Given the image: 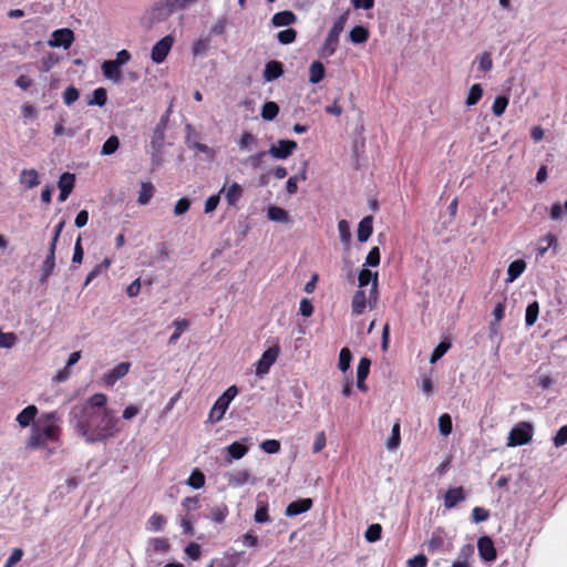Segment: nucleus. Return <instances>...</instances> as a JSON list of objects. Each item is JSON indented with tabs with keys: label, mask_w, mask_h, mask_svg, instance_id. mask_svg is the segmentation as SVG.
<instances>
[{
	"label": "nucleus",
	"mask_w": 567,
	"mask_h": 567,
	"mask_svg": "<svg viewBox=\"0 0 567 567\" xmlns=\"http://www.w3.org/2000/svg\"><path fill=\"white\" fill-rule=\"evenodd\" d=\"M118 417L114 416L109 409L102 412H91V408H72L70 423L78 435L83 437L87 444L106 442L118 433Z\"/></svg>",
	"instance_id": "1"
},
{
	"label": "nucleus",
	"mask_w": 567,
	"mask_h": 567,
	"mask_svg": "<svg viewBox=\"0 0 567 567\" xmlns=\"http://www.w3.org/2000/svg\"><path fill=\"white\" fill-rule=\"evenodd\" d=\"M60 422L61 417L55 411L42 414L32 426L27 447L38 450L44 447L48 442H58L61 434Z\"/></svg>",
	"instance_id": "2"
},
{
	"label": "nucleus",
	"mask_w": 567,
	"mask_h": 567,
	"mask_svg": "<svg viewBox=\"0 0 567 567\" xmlns=\"http://www.w3.org/2000/svg\"><path fill=\"white\" fill-rule=\"evenodd\" d=\"M533 425L528 422H519L514 426L507 439V446H520L529 443L533 437Z\"/></svg>",
	"instance_id": "3"
},
{
	"label": "nucleus",
	"mask_w": 567,
	"mask_h": 567,
	"mask_svg": "<svg viewBox=\"0 0 567 567\" xmlns=\"http://www.w3.org/2000/svg\"><path fill=\"white\" fill-rule=\"evenodd\" d=\"M279 352L278 346L269 347L256 362V374L260 377L267 374L278 359Z\"/></svg>",
	"instance_id": "4"
},
{
	"label": "nucleus",
	"mask_w": 567,
	"mask_h": 567,
	"mask_svg": "<svg viewBox=\"0 0 567 567\" xmlns=\"http://www.w3.org/2000/svg\"><path fill=\"white\" fill-rule=\"evenodd\" d=\"M174 44V38L172 35H166L157 41L151 52L152 61L159 64L165 61L167 58L172 47Z\"/></svg>",
	"instance_id": "5"
},
{
	"label": "nucleus",
	"mask_w": 567,
	"mask_h": 567,
	"mask_svg": "<svg viewBox=\"0 0 567 567\" xmlns=\"http://www.w3.org/2000/svg\"><path fill=\"white\" fill-rule=\"evenodd\" d=\"M298 147L297 142L292 140H279L277 144L270 146L268 154L274 158L285 159L289 157Z\"/></svg>",
	"instance_id": "6"
},
{
	"label": "nucleus",
	"mask_w": 567,
	"mask_h": 567,
	"mask_svg": "<svg viewBox=\"0 0 567 567\" xmlns=\"http://www.w3.org/2000/svg\"><path fill=\"white\" fill-rule=\"evenodd\" d=\"M477 550L482 560L493 563L497 558V551L489 536H481L477 540Z\"/></svg>",
	"instance_id": "7"
},
{
	"label": "nucleus",
	"mask_w": 567,
	"mask_h": 567,
	"mask_svg": "<svg viewBox=\"0 0 567 567\" xmlns=\"http://www.w3.org/2000/svg\"><path fill=\"white\" fill-rule=\"evenodd\" d=\"M74 41V33L70 29H59L55 30L52 34V39L50 40L49 44L53 48L63 47L64 49H68L72 45Z\"/></svg>",
	"instance_id": "8"
},
{
	"label": "nucleus",
	"mask_w": 567,
	"mask_h": 567,
	"mask_svg": "<svg viewBox=\"0 0 567 567\" xmlns=\"http://www.w3.org/2000/svg\"><path fill=\"white\" fill-rule=\"evenodd\" d=\"M466 493L462 486L449 488L444 495V507L451 509L458 503L465 501Z\"/></svg>",
	"instance_id": "9"
},
{
	"label": "nucleus",
	"mask_w": 567,
	"mask_h": 567,
	"mask_svg": "<svg viewBox=\"0 0 567 567\" xmlns=\"http://www.w3.org/2000/svg\"><path fill=\"white\" fill-rule=\"evenodd\" d=\"M75 184V176L71 173H63L60 176V179L58 182V186L60 188V195L59 200L64 202L69 197V195L72 193Z\"/></svg>",
	"instance_id": "10"
},
{
	"label": "nucleus",
	"mask_w": 567,
	"mask_h": 567,
	"mask_svg": "<svg viewBox=\"0 0 567 567\" xmlns=\"http://www.w3.org/2000/svg\"><path fill=\"white\" fill-rule=\"evenodd\" d=\"M107 396L104 393H95L85 402L75 404L73 408H91V412H102L106 409Z\"/></svg>",
	"instance_id": "11"
},
{
	"label": "nucleus",
	"mask_w": 567,
	"mask_h": 567,
	"mask_svg": "<svg viewBox=\"0 0 567 567\" xmlns=\"http://www.w3.org/2000/svg\"><path fill=\"white\" fill-rule=\"evenodd\" d=\"M313 503L311 498H300L291 502L286 508L287 516H297L299 514L308 512L312 507Z\"/></svg>",
	"instance_id": "12"
},
{
	"label": "nucleus",
	"mask_w": 567,
	"mask_h": 567,
	"mask_svg": "<svg viewBox=\"0 0 567 567\" xmlns=\"http://www.w3.org/2000/svg\"><path fill=\"white\" fill-rule=\"evenodd\" d=\"M131 364L128 362H121L115 365L109 373L104 375V381L107 385H113L117 380L125 377L130 371Z\"/></svg>",
	"instance_id": "13"
},
{
	"label": "nucleus",
	"mask_w": 567,
	"mask_h": 567,
	"mask_svg": "<svg viewBox=\"0 0 567 567\" xmlns=\"http://www.w3.org/2000/svg\"><path fill=\"white\" fill-rule=\"evenodd\" d=\"M55 267V248L54 244H50L49 254L45 260L42 264L41 268V281H45L51 274L53 272Z\"/></svg>",
	"instance_id": "14"
},
{
	"label": "nucleus",
	"mask_w": 567,
	"mask_h": 567,
	"mask_svg": "<svg viewBox=\"0 0 567 567\" xmlns=\"http://www.w3.org/2000/svg\"><path fill=\"white\" fill-rule=\"evenodd\" d=\"M284 74V65L281 62L272 60L269 61L264 71V79L267 82L277 80Z\"/></svg>",
	"instance_id": "15"
},
{
	"label": "nucleus",
	"mask_w": 567,
	"mask_h": 567,
	"mask_svg": "<svg viewBox=\"0 0 567 567\" xmlns=\"http://www.w3.org/2000/svg\"><path fill=\"white\" fill-rule=\"evenodd\" d=\"M101 69H102L103 75L106 79L112 80L114 82L121 81V79H122L121 68L113 60L104 61L102 63Z\"/></svg>",
	"instance_id": "16"
},
{
	"label": "nucleus",
	"mask_w": 567,
	"mask_h": 567,
	"mask_svg": "<svg viewBox=\"0 0 567 567\" xmlns=\"http://www.w3.org/2000/svg\"><path fill=\"white\" fill-rule=\"evenodd\" d=\"M229 404H230V403H229L228 401H226L225 399H223L221 396H219V398L216 400V402H215V404L213 405V408L210 409V412H209V420H210L213 423L219 422V421L224 417V415H225V413H226V411H227V409H228Z\"/></svg>",
	"instance_id": "17"
},
{
	"label": "nucleus",
	"mask_w": 567,
	"mask_h": 567,
	"mask_svg": "<svg viewBox=\"0 0 567 567\" xmlns=\"http://www.w3.org/2000/svg\"><path fill=\"white\" fill-rule=\"evenodd\" d=\"M297 16L289 10L277 12L271 18V23L275 27H287L296 23Z\"/></svg>",
	"instance_id": "18"
},
{
	"label": "nucleus",
	"mask_w": 567,
	"mask_h": 567,
	"mask_svg": "<svg viewBox=\"0 0 567 567\" xmlns=\"http://www.w3.org/2000/svg\"><path fill=\"white\" fill-rule=\"evenodd\" d=\"M38 408L33 404L28 405L24 408L18 415H17V422L21 427L29 426L38 415Z\"/></svg>",
	"instance_id": "19"
},
{
	"label": "nucleus",
	"mask_w": 567,
	"mask_h": 567,
	"mask_svg": "<svg viewBox=\"0 0 567 567\" xmlns=\"http://www.w3.org/2000/svg\"><path fill=\"white\" fill-rule=\"evenodd\" d=\"M339 38L340 37L329 32L323 45L320 49V56H322V58L332 56L338 49Z\"/></svg>",
	"instance_id": "20"
},
{
	"label": "nucleus",
	"mask_w": 567,
	"mask_h": 567,
	"mask_svg": "<svg viewBox=\"0 0 567 567\" xmlns=\"http://www.w3.org/2000/svg\"><path fill=\"white\" fill-rule=\"evenodd\" d=\"M367 308V296L365 292L361 289L357 290L352 296L351 300V310L352 315L359 316L364 312Z\"/></svg>",
	"instance_id": "21"
},
{
	"label": "nucleus",
	"mask_w": 567,
	"mask_h": 567,
	"mask_svg": "<svg viewBox=\"0 0 567 567\" xmlns=\"http://www.w3.org/2000/svg\"><path fill=\"white\" fill-rule=\"evenodd\" d=\"M373 231V218L372 216H365L361 219L358 226V240L364 243L369 239Z\"/></svg>",
	"instance_id": "22"
},
{
	"label": "nucleus",
	"mask_w": 567,
	"mask_h": 567,
	"mask_svg": "<svg viewBox=\"0 0 567 567\" xmlns=\"http://www.w3.org/2000/svg\"><path fill=\"white\" fill-rule=\"evenodd\" d=\"M267 217L271 221L289 224L291 221L289 213L278 206H269L267 209Z\"/></svg>",
	"instance_id": "23"
},
{
	"label": "nucleus",
	"mask_w": 567,
	"mask_h": 567,
	"mask_svg": "<svg viewBox=\"0 0 567 567\" xmlns=\"http://www.w3.org/2000/svg\"><path fill=\"white\" fill-rule=\"evenodd\" d=\"M526 269V262L524 259H516L512 261L507 268V282H513L522 276Z\"/></svg>",
	"instance_id": "24"
},
{
	"label": "nucleus",
	"mask_w": 567,
	"mask_h": 567,
	"mask_svg": "<svg viewBox=\"0 0 567 567\" xmlns=\"http://www.w3.org/2000/svg\"><path fill=\"white\" fill-rule=\"evenodd\" d=\"M20 183L27 188H33L40 184L39 174L35 169H23L20 174Z\"/></svg>",
	"instance_id": "25"
},
{
	"label": "nucleus",
	"mask_w": 567,
	"mask_h": 567,
	"mask_svg": "<svg viewBox=\"0 0 567 567\" xmlns=\"http://www.w3.org/2000/svg\"><path fill=\"white\" fill-rule=\"evenodd\" d=\"M326 69L324 65L320 61H313L309 68V82L312 84H317L321 82L324 78Z\"/></svg>",
	"instance_id": "26"
},
{
	"label": "nucleus",
	"mask_w": 567,
	"mask_h": 567,
	"mask_svg": "<svg viewBox=\"0 0 567 567\" xmlns=\"http://www.w3.org/2000/svg\"><path fill=\"white\" fill-rule=\"evenodd\" d=\"M474 548L471 545H465L461 548L457 558L453 561L451 567H470V558L472 557Z\"/></svg>",
	"instance_id": "27"
},
{
	"label": "nucleus",
	"mask_w": 567,
	"mask_h": 567,
	"mask_svg": "<svg viewBox=\"0 0 567 567\" xmlns=\"http://www.w3.org/2000/svg\"><path fill=\"white\" fill-rule=\"evenodd\" d=\"M243 187L238 183H233L226 190V200L229 206H236L240 197L243 196Z\"/></svg>",
	"instance_id": "28"
},
{
	"label": "nucleus",
	"mask_w": 567,
	"mask_h": 567,
	"mask_svg": "<svg viewBox=\"0 0 567 567\" xmlns=\"http://www.w3.org/2000/svg\"><path fill=\"white\" fill-rule=\"evenodd\" d=\"M155 192V187L151 182H143L141 184V190L138 193L137 202L140 205H146L150 203Z\"/></svg>",
	"instance_id": "29"
},
{
	"label": "nucleus",
	"mask_w": 567,
	"mask_h": 567,
	"mask_svg": "<svg viewBox=\"0 0 567 567\" xmlns=\"http://www.w3.org/2000/svg\"><path fill=\"white\" fill-rule=\"evenodd\" d=\"M196 1L197 0H163V6L172 13L185 10Z\"/></svg>",
	"instance_id": "30"
},
{
	"label": "nucleus",
	"mask_w": 567,
	"mask_h": 567,
	"mask_svg": "<svg viewBox=\"0 0 567 567\" xmlns=\"http://www.w3.org/2000/svg\"><path fill=\"white\" fill-rule=\"evenodd\" d=\"M401 443V436H400V421L398 420L391 431V435L389 436L386 441V449L390 451H394L400 446Z\"/></svg>",
	"instance_id": "31"
},
{
	"label": "nucleus",
	"mask_w": 567,
	"mask_h": 567,
	"mask_svg": "<svg viewBox=\"0 0 567 567\" xmlns=\"http://www.w3.org/2000/svg\"><path fill=\"white\" fill-rule=\"evenodd\" d=\"M112 261L110 258H105L101 264L96 265L86 276V279L84 281V287L89 286V284L91 281H93L100 274L101 271H106L110 266H111Z\"/></svg>",
	"instance_id": "32"
},
{
	"label": "nucleus",
	"mask_w": 567,
	"mask_h": 567,
	"mask_svg": "<svg viewBox=\"0 0 567 567\" xmlns=\"http://www.w3.org/2000/svg\"><path fill=\"white\" fill-rule=\"evenodd\" d=\"M278 113H279V106L276 102L269 101L262 105L261 117L265 121L275 120L277 117Z\"/></svg>",
	"instance_id": "33"
},
{
	"label": "nucleus",
	"mask_w": 567,
	"mask_h": 567,
	"mask_svg": "<svg viewBox=\"0 0 567 567\" xmlns=\"http://www.w3.org/2000/svg\"><path fill=\"white\" fill-rule=\"evenodd\" d=\"M228 515V507L226 504H220L213 507L209 512L208 517L215 523H223Z\"/></svg>",
	"instance_id": "34"
},
{
	"label": "nucleus",
	"mask_w": 567,
	"mask_h": 567,
	"mask_svg": "<svg viewBox=\"0 0 567 567\" xmlns=\"http://www.w3.org/2000/svg\"><path fill=\"white\" fill-rule=\"evenodd\" d=\"M368 38H369V30L362 25H355L350 31V40L353 43H357V44L363 43L368 40Z\"/></svg>",
	"instance_id": "35"
},
{
	"label": "nucleus",
	"mask_w": 567,
	"mask_h": 567,
	"mask_svg": "<svg viewBox=\"0 0 567 567\" xmlns=\"http://www.w3.org/2000/svg\"><path fill=\"white\" fill-rule=\"evenodd\" d=\"M173 324L175 327V331L168 339L169 344H174L177 342L181 334L188 328L189 322L186 319H176L174 320Z\"/></svg>",
	"instance_id": "36"
},
{
	"label": "nucleus",
	"mask_w": 567,
	"mask_h": 567,
	"mask_svg": "<svg viewBox=\"0 0 567 567\" xmlns=\"http://www.w3.org/2000/svg\"><path fill=\"white\" fill-rule=\"evenodd\" d=\"M538 315H539L538 301H534V302L529 303L526 308V313H525L526 326H528V327L534 326L535 322L537 321Z\"/></svg>",
	"instance_id": "37"
},
{
	"label": "nucleus",
	"mask_w": 567,
	"mask_h": 567,
	"mask_svg": "<svg viewBox=\"0 0 567 567\" xmlns=\"http://www.w3.org/2000/svg\"><path fill=\"white\" fill-rule=\"evenodd\" d=\"M352 361V352L349 348L344 347L340 350L338 368L346 373Z\"/></svg>",
	"instance_id": "38"
},
{
	"label": "nucleus",
	"mask_w": 567,
	"mask_h": 567,
	"mask_svg": "<svg viewBox=\"0 0 567 567\" xmlns=\"http://www.w3.org/2000/svg\"><path fill=\"white\" fill-rule=\"evenodd\" d=\"M482 96H483V89H482L481 84H473L470 87L465 103L467 106L476 105L480 102V100L482 99Z\"/></svg>",
	"instance_id": "39"
},
{
	"label": "nucleus",
	"mask_w": 567,
	"mask_h": 567,
	"mask_svg": "<svg viewBox=\"0 0 567 567\" xmlns=\"http://www.w3.org/2000/svg\"><path fill=\"white\" fill-rule=\"evenodd\" d=\"M107 101V92L104 87H97L93 91L92 99L87 101L89 105L104 106Z\"/></svg>",
	"instance_id": "40"
},
{
	"label": "nucleus",
	"mask_w": 567,
	"mask_h": 567,
	"mask_svg": "<svg viewBox=\"0 0 567 567\" xmlns=\"http://www.w3.org/2000/svg\"><path fill=\"white\" fill-rule=\"evenodd\" d=\"M206 478L202 471L198 468H195L190 476L187 480V485H189L193 488H202L205 485Z\"/></svg>",
	"instance_id": "41"
},
{
	"label": "nucleus",
	"mask_w": 567,
	"mask_h": 567,
	"mask_svg": "<svg viewBox=\"0 0 567 567\" xmlns=\"http://www.w3.org/2000/svg\"><path fill=\"white\" fill-rule=\"evenodd\" d=\"M508 102H509V100L505 95L496 96V99L493 102V106H492L493 114L497 117L502 116L506 111Z\"/></svg>",
	"instance_id": "42"
},
{
	"label": "nucleus",
	"mask_w": 567,
	"mask_h": 567,
	"mask_svg": "<svg viewBox=\"0 0 567 567\" xmlns=\"http://www.w3.org/2000/svg\"><path fill=\"white\" fill-rule=\"evenodd\" d=\"M228 454L234 460H240L248 453V447L239 442H234L227 447Z\"/></svg>",
	"instance_id": "43"
},
{
	"label": "nucleus",
	"mask_w": 567,
	"mask_h": 567,
	"mask_svg": "<svg viewBox=\"0 0 567 567\" xmlns=\"http://www.w3.org/2000/svg\"><path fill=\"white\" fill-rule=\"evenodd\" d=\"M358 280H359L360 288L368 286L370 282L371 284L378 282V272H372L369 269H362L359 272Z\"/></svg>",
	"instance_id": "44"
},
{
	"label": "nucleus",
	"mask_w": 567,
	"mask_h": 567,
	"mask_svg": "<svg viewBox=\"0 0 567 567\" xmlns=\"http://www.w3.org/2000/svg\"><path fill=\"white\" fill-rule=\"evenodd\" d=\"M439 430L443 436H447L452 433V417L450 414L444 413L439 417Z\"/></svg>",
	"instance_id": "45"
},
{
	"label": "nucleus",
	"mask_w": 567,
	"mask_h": 567,
	"mask_svg": "<svg viewBox=\"0 0 567 567\" xmlns=\"http://www.w3.org/2000/svg\"><path fill=\"white\" fill-rule=\"evenodd\" d=\"M451 349V342L442 341L433 350L430 362L435 363Z\"/></svg>",
	"instance_id": "46"
},
{
	"label": "nucleus",
	"mask_w": 567,
	"mask_h": 567,
	"mask_svg": "<svg viewBox=\"0 0 567 567\" xmlns=\"http://www.w3.org/2000/svg\"><path fill=\"white\" fill-rule=\"evenodd\" d=\"M557 245V238L554 234H547L544 238L540 239L539 246L537 248L538 254L544 256V254L551 247Z\"/></svg>",
	"instance_id": "47"
},
{
	"label": "nucleus",
	"mask_w": 567,
	"mask_h": 567,
	"mask_svg": "<svg viewBox=\"0 0 567 567\" xmlns=\"http://www.w3.org/2000/svg\"><path fill=\"white\" fill-rule=\"evenodd\" d=\"M444 545V538L440 534L433 533L426 542V549L429 553H435Z\"/></svg>",
	"instance_id": "48"
},
{
	"label": "nucleus",
	"mask_w": 567,
	"mask_h": 567,
	"mask_svg": "<svg viewBox=\"0 0 567 567\" xmlns=\"http://www.w3.org/2000/svg\"><path fill=\"white\" fill-rule=\"evenodd\" d=\"M120 146V140L117 136L112 135L110 136L102 146V154L103 155H111L117 151Z\"/></svg>",
	"instance_id": "49"
},
{
	"label": "nucleus",
	"mask_w": 567,
	"mask_h": 567,
	"mask_svg": "<svg viewBox=\"0 0 567 567\" xmlns=\"http://www.w3.org/2000/svg\"><path fill=\"white\" fill-rule=\"evenodd\" d=\"M382 535V526L380 524H372L365 530V539L370 543L378 542Z\"/></svg>",
	"instance_id": "50"
},
{
	"label": "nucleus",
	"mask_w": 567,
	"mask_h": 567,
	"mask_svg": "<svg viewBox=\"0 0 567 567\" xmlns=\"http://www.w3.org/2000/svg\"><path fill=\"white\" fill-rule=\"evenodd\" d=\"M182 507L185 511V516H190V513L193 511H196L199 508V497L198 496H188L183 499Z\"/></svg>",
	"instance_id": "51"
},
{
	"label": "nucleus",
	"mask_w": 567,
	"mask_h": 567,
	"mask_svg": "<svg viewBox=\"0 0 567 567\" xmlns=\"http://www.w3.org/2000/svg\"><path fill=\"white\" fill-rule=\"evenodd\" d=\"M18 337L13 332H3L0 329V348L10 349L16 346Z\"/></svg>",
	"instance_id": "52"
},
{
	"label": "nucleus",
	"mask_w": 567,
	"mask_h": 567,
	"mask_svg": "<svg viewBox=\"0 0 567 567\" xmlns=\"http://www.w3.org/2000/svg\"><path fill=\"white\" fill-rule=\"evenodd\" d=\"M297 31L295 29H286L277 33V39L281 44H290L296 41Z\"/></svg>",
	"instance_id": "53"
},
{
	"label": "nucleus",
	"mask_w": 567,
	"mask_h": 567,
	"mask_svg": "<svg viewBox=\"0 0 567 567\" xmlns=\"http://www.w3.org/2000/svg\"><path fill=\"white\" fill-rule=\"evenodd\" d=\"M306 178H307L306 171H303L300 176L295 175V176L289 177L286 183L287 193L289 195L296 194L298 192V182L300 179L306 181Z\"/></svg>",
	"instance_id": "54"
},
{
	"label": "nucleus",
	"mask_w": 567,
	"mask_h": 567,
	"mask_svg": "<svg viewBox=\"0 0 567 567\" xmlns=\"http://www.w3.org/2000/svg\"><path fill=\"white\" fill-rule=\"evenodd\" d=\"M209 43L210 39L208 37L199 38L197 41H195L192 48L194 55L205 54L209 48Z\"/></svg>",
	"instance_id": "55"
},
{
	"label": "nucleus",
	"mask_w": 567,
	"mask_h": 567,
	"mask_svg": "<svg viewBox=\"0 0 567 567\" xmlns=\"http://www.w3.org/2000/svg\"><path fill=\"white\" fill-rule=\"evenodd\" d=\"M80 96L79 90L71 85L63 92V103L68 106L72 105Z\"/></svg>",
	"instance_id": "56"
},
{
	"label": "nucleus",
	"mask_w": 567,
	"mask_h": 567,
	"mask_svg": "<svg viewBox=\"0 0 567 567\" xmlns=\"http://www.w3.org/2000/svg\"><path fill=\"white\" fill-rule=\"evenodd\" d=\"M371 361L368 358H361L357 367V379L365 380L370 372Z\"/></svg>",
	"instance_id": "57"
},
{
	"label": "nucleus",
	"mask_w": 567,
	"mask_h": 567,
	"mask_svg": "<svg viewBox=\"0 0 567 567\" xmlns=\"http://www.w3.org/2000/svg\"><path fill=\"white\" fill-rule=\"evenodd\" d=\"M165 524H166L165 516L162 514H158V513H154L148 519V525H150L151 529L156 530V532L162 530Z\"/></svg>",
	"instance_id": "58"
},
{
	"label": "nucleus",
	"mask_w": 567,
	"mask_h": 567,
	"mask_svg": "<svg viewBox=\"0 0 567 567\" xmlns=\"http://www.w3.org/2000/svg\"><path fill=\"white\" fill-rule=\"evenodd\" d=\"M260 447L264 452L268 454H276L280 451L281 444L278 440H266L260 444Z\"/></svg>",
	"instance_id": "59"
},
{
	"label": "nucleus",
	"mask_w": 567,
	"mask_h": 567,
	"mask_svg": "<svg viewBox=\"0 0 567 567\" xmlns=\"http://www.w3.org/2000/svg\"><path fill=\"white\" fill-rule=\"evenodd\" d=\"M249 478V473L247 471H238L237 473L230 475L229 484L233 486H240L245 484Z\"/></svg>",
	"instance_id": "60"
},
{
	"label": "nucleus",
	"mask_w": 567,
	"mask_h": 567,
	"mask_svg": "<svg viewBox=\"0 0 567 567\" xmlns=\"http://www.w3.org/2000/svg\"><path fill=\"white\" fill-rule=\"evenodd\" d=\"M489 518V511L483 507H474L472 511V520L474 523H482Z\"/></svg>",
	"instance_id": "61"
},
{
	"label": "nucleus",
	"mask_w": 567,
	"mask_h": 567,
	"mask_svg": "<svg viewBox=\"0 0 567 567\" xmlns=\"http://www.w3.org/2000/svg\"><path fill=\"white\" fill-rule=\"evenodd\" d=\"M338 230L342 243L348 244L351 239V231L347 220L342 219L338 223Z\"/></svg>",
	"instance_id": "62"
},
{
	"label": "nucleus",
	"mask_w": 567,
	"mask_h": 567,
	"mask_svg": "<svg viewBox=\"0 0 567 567\" xmlns=\"http://www.w3.org/2000/svg\"><path fill=\"white\" fill-rule=\"evenodd\" d=\"M380 259L381 256L379 247H373L365 258V265L369 267H377L380 264Z\"/></svg>",
	"instance_id": "63"
},
{
	"label": "nucleus",
	"mask_w": 567,
	"mask_h": 567,
	"mask_svg": "<svg viewBox=\"0 0 567 567\" xmlns=\"http://www.w3.org/2000/svg\"><path fill=\"white\" fill-rule=\"evenodd\" d=\"M553 443L556 447L563 446L567 443V425L561 426L555 436L553 437Z\"/></svg>",
	"instance_id": "64"
}]
</instances>
